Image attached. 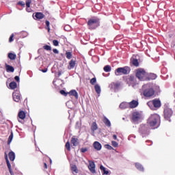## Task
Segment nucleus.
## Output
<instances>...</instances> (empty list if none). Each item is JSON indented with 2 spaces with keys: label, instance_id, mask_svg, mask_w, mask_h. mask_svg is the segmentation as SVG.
<instances>
[{
  "label": "nucleus",
  "instance_id": "nucleus-52",
  "mask_svg": "<svg viewBox=\"0 0 175 175\" xmlns=\"http://www.w3.org/2000/svg\"><path fill=\"white\" fill-rule=\"evenodd\" d=\"M14 79L16 80V81H17L18 83V81H20V77L18 76H16L14 77Z\"/></svg>",
  "mask_w": 175,
  "mask_h": 175
},
{
  "label": "nucleus",
  "instance_id": "nucleus-10",
  "mask_svg": "<svg viewBox=\"0 0 175 175\" xmlns=\"http://www.w3.org/2000/svg\"><path fill=\"white\" fill-rule=\"evenodd\" d=\"M12 97L14 102H20L21 100V94H20V92L18 90L13 92Z\"/></svg>",
  "mask_w": 175,
  "mask_h": 175
},
{
  "label": "nucleus",
  "instance_id": "nucleus-24",
  "mask_svg": "<svg viewBox=\"0 0 175 175\" xmlns=\"http://www.w3.org/2000/svg\"><path fill=\"white\" fill-rule=\"evenodd\" d=\"M6 72H14V68L10 65L5 64Z\"/></svg>",
  "mask_w": 175,
  "mask_h": 175
},
{
  "label": "nucleus",
  "instance_id": "nucleus-50",
  "mask_svg": "<svg viewBox=\"0 0 175 175\" xmlns=\"http://www.w3.org/2000/svg\"><path fill=\"white\" fill-rule=\"evenodd\" d=\"M64 29H65V31H70V26H69V25H66V26L64 27Z\"/></svg>",
  "mask_w": 175,
  "mask_h": 175
},
{
  "label": "nucleus",
  "instance_id": "nucleus-21",
  "mask_svg": "<svg viewBox=\"0 0 175 175\" xmlns=\"http://www.w3.org/2000/svg\"><path fill=\"white\" fill-rule=\"evenodd\" d=\"M94 89L96 94H98V96H100V92H102V90L100 89V85H99L98 84L95 85Z\"/></svg>",
  "mask_w": 175,
  "mask_h": 175
},
{
  "label": "nucleus",
  "instance_id": "nucleus-28",
  "mask_svg": "<svg viewBox=\"0 0 175 175\" xmlns=\"http://www.w3.org/2000/svg\"><path fill=\"white\" fill-rule=\"evenodd\" d=\"M77 138H75V137H72V139H71V143H72V144L75 146V147H76V146H77L78 144H79V142H77Z\"/></svg>",
  "mask_w": 175,
  "mask_h": 175
},
{
  "label": "nucleus",
  "instance_id": "nucleus-25",
  "mask_svg": "<svg viewBox=\"0 0 175 175\" xmlns=\"http://www.w3.org/2000/svg\"><path fill=\"white\" fill-rule=\"evenodd\" d=\"M5 159L6 161L7 166L9 170H10V169H12V165H10V161H9V159L8 158V154L6 153H5Z\"/></svg>",
  "mask_w": 175,
  "mask_h": 175
},
{
  "label": "nucleus",
  "instance_id": "nucleus-39",
  "mask_svg": "<svg viewBox=\"0 0 175 175\" xmlns=\"http://www.w3.org/2000/svg\"><path fill=\"white\" fill-rule=\"evenodd\" d=\"M66 148L68 150V151H70V143L69 142H66Z\"/></svg>",
  "mask_w": 175,
  "mask_h": 175
},
{
  "label": "nucleus",
  "instance_id": "nucleus-40",
  "mask_svg": "<svg viewBox=\"0 0 175 175\" xmlns=\"http://www.w3.org/2000/svg\"><path fill=\"white\" fill-rule=\"evenodd\" d=\"M147 105H148V106H149V107H150V109H152V107H153L152 106H154V103L152 100H151V101L148 102Z\"/></svg>",
  "mask_w": 175,
  "mask_h": 175
},
{
  "label": "nucleus",
  "instance_id": "nucleus-1",
  "mask_svg": "<svg viewBox=\"0 0 175 175\" xmlns=\"http://www.w3.org/2000/svg\"><path fill=\"white\" fill-rule=\"evenodd\" d=\"M148 124H149L152 129L159 128V125H161V117L157 113L151 115L148 120Z\"/></svg>",
  "mask_w": 175,
  "mask_h": 175
},
{
  "label": "nucleus",
  "instance_id": "nucleus-56",
  "mask_svg": "<svg viewBox=\"0 0 175 175\" xmlns=\"http://www.w3.org/2000/svg\"><path fill=\"white\" fill-rule=\"evenodd\" d=\"M9 172L11 175H14V173H13V171L12 170V169L9 170Z\"/></svg>",
  "mask_w": 175,
  "mask_h": 175
},
{
  "label": "nucleus",
  "instance_id": "nucleus-33",
  "mask_svg": "<svg viewBox=\"0 0 175 175\" xmlns=\"http://www.w3.org/2000/svg\"><path fill=\"white\" fill-rule=\"evenodd\" d=\"M71 170L73 173H78L77 167L76 166V165H71Z\"/></svg>",
  "mask_w": 175,
  "mask_h": 175
},
{
  "label": "nucleus",
  "instance_id": "nucleus-61",
  "mask_svg": "<svg viewBox=\"0 0 175 175\" xmlns=\"http://www.w3.org/2000/svg\"><path fill=\"white\" fill-rule=\"evenodd\" d=\"M52 162H53V161H51V159H50V163H52Z\"/></svg>",
  "mask_w": 175,
  "mask_h": 175
},
{
  "label": "nucleus",
  "instance_id": "nucleus-34",
  "mask_svg": "<svg viewBox=\"0 0 175 175\" xmlns=\"http://www.w3.org/2000/svg\"><path fill=\"white\" fill-rule=\"evenodd\" d=\"M72 52H66V57L67 59H72Z\"/></svg>",
  "mask_w": 175,
  "mask_h": 175
},
{
  "label": "nucleus",
  "instance_id": "nucleus-57",
  "mask_svg": "<svg viewBox=\"0 0 175 175\" xmlns=\"http://www.w3.org/2000/svg\"><path fill=\"white\" fill-rule=\"evenodd\" d=\"M146 143H150V144H148V146H151L152 144V142L151 141H146Z\"/></svg>",
  "mask_w": 175,
  "mask_h": 175
},
{
  "label": "nucleus",
  "instance_id": "nucleus-11",
  "mask_svg": "<svg viewBox=\"0 0 175 175\" xmlns=\"http://www.w3.org/2000/svg\"><path fill=\"white\" fill-rule=\"evenodd\" d=\"M25 112H24V111H19L18 114V122H21V124H24V121H23V120L25 119Z\"/></svg>",
  "mask_w": 175,
  "mask_h": 175
},
{
  "label": "nucleus",
  "instance_id": "nucleus-35",
  "mask_svg": "<svg viewBox=\"0 0 175 175\" xmlns=\"http://www.w3.org/2000/svg\"><path fill=\"white\" fill-rule=\"evenodd\" d=\"M103 69L107 72H111V66H110L109 65L105 66Z\"/></svg>",
  "mask_w": 175,
  "mask_h": 175
},
{
  "label": "nucleus",
  "instance_id": "nucleus-22",
  "mask_svg": "<svg viewBox=\"0 0 175 175\" xmlns=\"http://www.w3.org/2000/svg\"><path fill=\"white\" fill-rule=\"evenodd\" d=\"M103 122L104 124H105L106 126H111V122H110V120L108 118H107L106 116L104 117Z\"/></svg>",
  "mask_w": 175,
  "mask_h": 175
},
{
  "label": "nucleus",
  "instance_id": "nucleus-5",
  "mask_svg": "<svg viewBox=\"0 0 175 175\" xmlns=\"http://www.w3.org/2000/svg\"><path fill=\"white\" fill-rule=\"evenodd\" d=\"M139 133L142 135V137H146L150 135V128L148 125L142 124L139 128Z\"/></svg>",
  "mask_w": 175,
  "mask_h": 175
},
{
  "label": "nucleus",
  "instance_id": "nucleus-20",
  "mask_svg": "<svg viewBox=\"0 0 175 175\" xmlns=\"http://www.w3.org/2000/svg\"><path fill=\"white\" fill-rule=\"evenodd\" d=\"M71 96H75L76 99H79V93L75 90L70 91L68 93Z\"/></svg>",
  "mask_w": 175,
  "mask_h": 175
},
{
  "label": "nucleus",
  "instance_id": "nucleus-44",
  "mask_svg": "<svg viewBox=\"0 0 175 175\" xmlns=\"http://www.w3.org/2000/svg\"><path fill=\"white\" fill-rule=\"evenodd\" d=\"M105 148H107V150H113V148H112L111 146L109 145V144H105Z\"/></svg>",
  "mask_w": 175,
  "mask_h": 175
},
{
  "label": "nucleus",
  "instance_id": "nucleus-30",
  "mask_svg": "<svg viewBox=\"0 0 175 175\" xmlns=\"http://www.w3.org/2000/svg\"><path fill=\"white\" fill-rule=\"evenodd\" d=\"M113 87L114 90H118V88H120V87H121V83L120 82L113 83Z\"/></svg>",
  "mask_w": 175,
  "mask_h": 175
},
{
  "label": "nucleus",
  "instance_id": "nucleus-54",
  "mask_svg": "<svg viewBox=\"0 0 175 175\" xmlns=\"http://www.w3.org/2000/svg\"><path fill=\"white\" fill-rule=\"evenodd\" d=\"M48 69L47 68H44L41 70V72H42V73H46L47 72Z\"/></svg>",
  "mask_w": 175,
  "mask_h": 175
},
{
  "label": "nucleus",
  "instance_id": "nucleus-46",
  "mask_svg": "<svg viewBox=\"0 0 175 175\" xmlns=\"http://www.w3.org/2000/svg\"><path fill=\"white\" fill-rule=\"evenodd\" d=\"M53 46H58V44H59V42L57 40H54L53 41Z\"/></svg>",
  "mask_w": 175,
  "mask_h": 175
},
{
  "label": "nucleus",
  "instance_id": "nucleus-43",
  "mask_svg": "<svg viewBox=\"0 0 175 175\" xmlns=\"http://www.w3.org/2000/svg\"><path fill=\"white\" fill-rule=\"evenodd\" d=\"M31 2L32 1L31 0H27L26 1V6H27V8H30Z\"/></svg>",
  "mask_w": 175,
  "mask_h": 175
},
{
  "label": "nucleus",
  "instance_id": "nucleus-41",
  "mask_svg": "<svg viewBox=\"0 0 175 175\" xmlns=\"http://www.w3.org/2000/svg\"><path fill=\"white\" fill-rule=\"evenodd\" d=\"M45 23L47 27L48 32H50V22L49 21H46Z\"/></svg>",
  "mask_w": 175,
  "mask_h": 175
},
{
  "label": "nucleus",
  "instance_id": "nucleus-38",
  "mask_svg": "<svg viewBox=\"0 0 175 175\" xmlns=\"http://www.w3.org/2000/svg\"><path fill=\"white\" fill-rule=\"evenodd\" d=\"M43 49H44V50H46V51H51V46H50L49 45H45L43 46Z\"/></svg>",
  "mask_w": 175,
  "mask_h": 175
},
{
  "label": "nucleus",
  "instance_id": "nucleus-45",
  "mask_svg": "<svg viewBox=\"0 0 175 175\" xmlns=\"http://www.w3.org/2000/svg\"><path fill=\"white\" fill-rule=\"evenodd\" d=\"M111 144H112L113 147H118V143H117V142H116V141H112Z\"/></svg>",
  "mask_w": 175,
  "mask_h": 175
},
{
  "label": "nucleus",
  "instance_id": "nucleus-27",
  "mask_svg": "<svg viewBox=\"0 0 175 175\" xmlns=\"http://www.w3.org/2000/svg\"><path fill=\"white\" fill-rule=\"evenodd\" d=\"M10 88L11 90H15V88H17V83L12 81L10 83Z\"/></svg>",
  "mask_w": 175,
  "mask_h": 175
},
{
  "label": "nucleus",
  "instance_id": "nucleus-14",
  "mask_svg": "<svg viewBox=\"0 0 175 175\" xmlns=\"http://www.w3.org/2000/svg\"><path fill=\"white\" fill-rule=\"evenodd\" d=\"M93 147L96 151H100L102 150V144L99 142H94L93 144Z\"/></svg>",
  "mask_w": 175,
  "mask_h": 175
},
{
  "label": "nucleus",
  "instance_id": "nucleus-53",
  "mask_svg": "<svg viewBox=\"0 0 175 175\" xmlns=\"http://www.w3.org/2000/svg\"><path fill=\"white\" fill-rule=\"evenodd\" d=\"M53 53H54L55 54H58V53H59V51H57V49H54L53 50Z\"/></svg>",
  "mask_w": 175,
  "mask_h": 175
},
{
  "label": "nucleus",
  "instance_id": "nucleus-18",
  "mask_svg": "<svg viewBox=\"0 0 175 175\" xmlns=\"http://www.w3.org/2000/svg\"><path fill=\"white\" fill-rule=\"evenodd\" d=\"M8 157H9L10 161H11L12 162H13V161L16 159V154L13 151H11L8 153Z\"/></svg>",
  "mask_w": 175,
  "mask_h": 175
},
{
  "label": "nucleus",
  "instance_id": "nucleus-15",
  "mask_svg": "<svg viewBox=\"0 0 175 175\" xmlns=\"http://www.w3.org/2000/svg\"><path fill=\"white\" fill-rule=\"evenodd\" d=\"M119 107H120V109H121V110H124V109H129V103L123 102V103H120V105H119Z\"/></svg>",
  "mask_w": 175,
  "mask_h": 175
},
{
  "label": "nucleus",
  "instance_id": "nucleus-2",
  "mask_svg": "<svg viewBox=\"0 0 175 175\" xmlns=\"http://www.w3.org/2000/svg\"><path fill=\"white\" fill-rule=\"evenodd\" d=\"M143 94L146 98H151L155 94L154 90V85L152 83H147L142 86Z\"/></svg>",
  "mask_w": 175,
  "mask_h": 175
},
{
  "label": "nucleus",
  "instance_id": "nucleus-26",
  "mask_svg": "<svg viewBox=\"0 0 175 175\" xmlns=\"http://www.w3.org/2000/svg\"><path fill=\"white\" fill-rule=\"evenodd\" d=\"M35 17L38 20H42V18H44V14H43L42 12H37L35 15Z\"/></svg>",
  "mask_w": 175,
  "mask_h": 175
},
{
  "label": "nucleus",
  "instance_id": "nucleus-6",
  "mask_svg": "<svg viewBox=\"0 0 175 175\" xmlns=\"http://www.w3.org/2000/svg\"><path fill=\"white\" fill-rule=\"evenodd\" d=\"M136 77L141 81H143L147 78V72L143 68H138L136 70Z\"/></svg>",
  "mask_w": 175,
  "mask_h": 175
},
{
  "label": "nucleus",
  "instance_id": "nucleus-16",
  "mask_svg": "<svg viewBox=\"0 0 175 175\" xmlns=\"http://www.w3.org/2000/svg\"><path fill=\"white\" fill-rule=\"evenodd\" d=\"M76 66V60L75 59H71L69 62V66H68V69L70 70V69H73Z\"/></svg>",
  "mask_w": 175,
  "mask_h": 175
},
{
  "label": "nucleus",
  "instance_id": "nucleus-60",
  "mask_svg": "<svg viewBox=\"0 0 175 175\" xmlns=\"http://www.w3.org/2000/svg\"><path fill=\"white\" fill-rule=\"evenodd\" d=\"M44 168H45V169H47V164H46V163H44Z\"/></svg>",
  "mask_w": 175,
  "mask_h": 175
},
{
  "label": "nucleus",
  "instance_id": "nucleus-51",
  "mask_svg": "<svg viewBox=\"0 0 175 175\" xmlns=\"http://www.w3.org/2000/svg\"><path fill=\"white\" fill-rule=\"evenodd\" d=\"M14 36V34H12L10 37L9 42L11 43V42H13V37Z\"/></svg>",
  "mask_w": 175,
  "mask_h": 175
},
{
  "label": "nucleus",
  "instance_id": "nucleus-12",
  "mask_svg": "<svg viewBox=\"0 0 175 175\" xmlns=\"http://www.w3.org/2000/svg\"><path fill=\"white\" fill-rule=\"evenodd\" d=\"M128 103H129V107L130 109H135L137 106H139V101L136 100H133L132 101Z\"/></svg>",
  "mask_w": 175,
  "mask_h": 175
},
{
  "label": "nucleus",
  "instance_id": "nucleus-59",
  "mask_svg": "<svg viewBox=\"0 0 175 175\" xmlns=\"http://www.w3.org/2000/svg\"><path fill=\"white\" fill-rule=\"evenodd\" d=\"M62 75V73L61 72V71H59L58 72V76L59 77V76H61Z\"/></svg>",
  "mask_w": 175,
  "mask_h": 175
},
{
  "label": "nucleus",
  "instance_id": "nucleus-13",
  "mask_svg": "<svg viewBox=\"0 0 175 175\" xmlns=\"http://www.w3.org/2000/svg\"><path fill=\"white\" fill-rule=\"evenodd\" d=\"M88 169L90 170L91 173H95V162L89 161Z\"/></svg>",
  "mask_w": 175,
  "mask_h": 175
},
{
  "label": "nucleus",
  "instance_id": "nucleus-37",
  "mask_svg": "<svg viewBox=\"0 0 175 175\" xmlns=\"http://www.w3.org/2000/svg\"><path fill=\"white\" fill-rule=\"evenodd\" d=\"M156 78H157V75H155V74H154V73H150V74L149 75V79H150V80H155Z\"/></svg>",
  "mask_w": 175,
  "mask_h": 175
},
{
  "label": "nucleus",
  "instance_id": "nucleus-58",
  "mask_svg": "<svg viewBox=\"0 0 175 175\" xmlns=\"http://www.w3.org/2000/svg\"><path fill=\"white\" fill-rule=\"evenodd\" d=\"M113 137L114 140H117V136L116 135H113Z\"/></svg>",
  "mask_w": 175,
  "mask_h": 175
},
{
  "label": "nucleus",
  "instance_id": "nucleus-55",
  "mask_svg": "<svg viewBox=\"0 0 175 175\" xmlns=\"http://www.w3.org/2000/svg\"><path fill=\"white\" fill-rule=\"evenodd\" d=\"M26 10H27V12H28V13L31 12V8H29L27 7Z\"/></svg>",
  "mask_w": 175,
  "mask_h": 175
},
{
  "label": "nucleus",
  "instance_id": "nucleus-32",
  "mask_svg": "<svg viewBox=\"0 0 175 175\" xmlns=\"http://www.w3.org/2000/svg\"><path fill=\"white\" fill-rule=\"evenodd\" d=\"M100 170H103V174H109V171L106 170V168L103 165L100 166Z\"/></svg>",
  "mask_w": 175,
  "mask_h": 175
},
{
  "label": "nucleus",
  "instance_id": "nucleus-48",
  "mask_svg": "<svg viewBox=\"0 0 175 175\" xmlns=\"http://www.w3.org/2000/svg\"><path fill=\"white\" fill-rule=\"evenodd\" d=\"M87 151H88V149H87V148H81V152H87Z\"/></svg>",
  "mask_w": 175,
  "mask_h": 175
},
{
  "label": "nucleus",
  "instance_id": "nucleus-8",
  "mask_svg": "<svg viewBox=\"0 0 175 175\" xmlns=\"http://www.w3.org/2000/svg\"><path fill=\"white\" fill-rule=\"evenodd\" d=\"M126 83L129 87H133L135 88L136 85H137V81H136V78L133 76H130L129 78L126 79Z\"/></svg>",
  "mask_w": 175,
  "mask_h": 175
},
{
  "label": "nucleus",
  "instance_id": "nucleus-42",
  "mask_svg": "<svg viewBox=\"0 0 175 175\" xmlns=\"http://www.w3.org/2000/svg\"><path fill=\"white\" fill-rule=\"evenodd\" d=\"M95 83H96V78H92L90 80V84H92V85H94L95 84Z\"/></svg>",
  "mask_w": 175,
  "mask_h": 175
},
{
  "label": "nucleus",
  "instance_id": "nucleus-36",
  "mask_svg": "<svg viewBox=\"0 0 175 175\" xmlns=\"http://www.w3.org/2000/svg\"><path fill=\"white\" fill-rule=\"evenodd\" d=\"M12 140H13V132L12 131L9 137H8V144H10L12 143Z\"/></svg>",
  "mask_w": 175,
  "mask_h": 175
},
{
  "label": "nucleus",
  "instance_id": "nucleus-47",
  "mask_svg": "<svg viewBox=\"0 0 175 175\" xmlns=\"http://www.w3.org/2000/svg\"><path fill=\"white\" fill-rule=\"evenodd\" d=\"M60 94L62 95H64V96H66L68 95V93H66V92H65V90H60Z\"/></svg>",
  "mask_w": 175,
  "mask_h": 175
},
{
  "label": "nucleus",
  "instance_id": "nucleus-4",
  "mask_svg": "<svg viewBox=\"0 0 175 175\" xmlns=\"http://www.w3.org/2000/svg\"><path fill=\"white\" fill-rule=\"evenodd\" d=\"M88 25L89 29H96V28H98L100 25V23L98 18H92L88 21Z\"/></svg>",
  "mask_w": 175,
  "mask_h": 175
},
{
  "label": "nucleus",
  "instance_id": "nucleus-49",
  "mask_svg": "<svg viewBox=\"0 0 175 175\" xmlns=\"http://www.w3.org/2000/svg\"><path fill=\"white\" fill-rule=\"evenodd\" d=\"M18 5L21 6H25V3L24 1H18Z\"/></svg>",
  "mask_w": 175,
  "mask_h": 175
},
{
  "label": "nucleus",
  "instance_id": "nucleus-7",
  "mask_svg": "<svg viewBox=\"0 0 175 175\" xmlns=\"http://www.w3.org/2000/svg\"><path fill=\"white\" fill-rule=\"evenodd\" d=\"M143 118V115L139 111H135L132 113V121L135 124H139Z\"/></svg>",
  "mask_w": 175,
  "mask_h": 175
},
{
  "label": "nucleus",
  "instance_id": "nucleus-3",
  "mask_svg": "<svg viewBox=\"0 0 175 175\" xmlns=\"http://www.w3.org/2000/svg\"><path fill=\"white\" fill-rule=\"evenodd\" d=\"M131 68L128 66L120 67L115 70L116 76H122V75H129Z\"/></svg>",
  "mask_w": 175,
  "mask_h": 175
},
{
  "label": "nucleus",
  "instance_id": "nucleus-17",
  "mask_svg": "<svg viewBox=\"0 0 175 175\" xmlns=\"http://www.w3.org/2000/svg\"><path fill=\"white\" fill-rule=\"evenodd\" d=\"M152 102L154 107L159 108L161 106V100L159 99H154L152 100Z\"/></svg>",
  "mask_w": 175,
  "mask_h": 175
},
{
  "label": "nucleus",
  "instance_id": "nucleus-19",
  "mask_svg": "<svg viewBox=\"0 0 175 175\" xmlns=\"http://www.w3.org/2000/svg\"><path fill=\"white\" fill-rule=\"evenodd\" d=\"M97 129H98V124L95 122H93L91 125V131L93 133V135H94V133H95V131H96Z\"/></svg>",
  "mask_w": 175,
  "mask_h": 175
},
{
  "label": "nucleus",
  "instance_id": "nucleus-23",
  "mask_svg": "<svg viewBox=\"0 0 175 175\" xmlns=\"http://www.w3.org/2000/svg\"><path fill=\"white\" fill-rule=\"evenodd\" d=\"M135 167L137 170H139V172H144V167H143V165L139 163H135Z\"/></svg>",
  "mask_w": 175,
  "mask_h": 175
},
{
  "label": "nucleus",
  "instance_id": "nucleus-29",
  "mask_svg": "<svg viewBox=\"0 0 175 175\" xmlns=\"http://www.w3.org/2000/svg\"><path fill=\"white\" fill-rule=\"evenodd\" d=\"M131 62L133 65H134V66H139V61L137 60V59H135L133 57L131 59Z\"/></svg>",
  "mask_w": 175,
  "mask_h": 175
},
{
  "label": "nucleus",
  "instance_id": "nucleus-9",
  "mask_svg": "<svg viewBox=\"0 0 175 175\" xmlns=\"http://www.w3.org/2000/svg\"><path fill=\"white\" fill-rule=\"evenodd\" d=\"M173 116V111L170 108L164 109V118L170 122V117Z\"/></svg>",
  "mask_w": 175,
  "mask_h": 175
},
{
  "label": "nucleus",
  "instance_id": "nucleus-31",
  "mask_svg": "<svg viewBox=\"0 0 175 175\" xmlns=\"http://www.w3.org/2000/svg\"><path fill=\"white\" fill-rule=\"evenodd\" d=\"M16 57L17 56L14 53H10L8 54V58H10V59L14 60V59H15L16 58Z\"/></svg>",
  "mask_w": 175,
  "mask_h": 175
},
{
  "label": "nucleus",
  "instance_id": "nucleus-62",
  "mask_svg": "<svg viewBox=\"0 0 175 175\" xmlns=\"http://www.w3.org/2000/svg\"><path fill=\"white\" fill-rule=\"evenodd\" d=\"M79 124V122H77V124Z\"/></svg>",
  "mask_w": 175,
  "mask_h": 175
}]
</instances>
